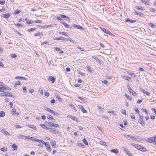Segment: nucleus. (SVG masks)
Instances as JSON below:
<instances>
[{
  "instance_id": "de8ad7c7",
  "label": "nucleus",
  "mask_w": 156,
  "mask_h": 156,
  "mask_svg": "<svg viewBox=\"0 0 156 156\" xmlns=\"http://www.w3.org/2000/svg\"><path fill=\"white\" fill-rule=\"evenodd\" d=\"M36 29V28L34 27L32 28L29 29L28 30V31H33L35 30Z\"/></svg>"
},
{
  "instance_id": "4468645a",
  "label": "nucleus",
  "mask_w": 156,
  "mask_h": 156,
  "mask_svg": "<svg viewBox=\"0 0 156 156\" xmlns=\"http://www.w3.org/2000/svg\"><path fill=\"white\" fill-rule=\"evenodd\" d=\"M15 79H19L20 80H27V79L26 78H25L22 76H16L15 77Z\"/></svg>"
},
{
  "instance_id": "37998d69",
  "label": "nucleus",
  "mask_w": 156,
  "mask_h": 156,
  "mask_svg": "<svg viewBox=\"0 0 156 156\" xmlns=\"http://www.w3.org/2000/svg\"><path fill=\"white\" fill-rule=\"evenodd\" d=\"M16 56H17L16 55V54H11L10 55V57H11V58H16Z\"/></svg>"
},
{
  "instance_id": "72a5a7b5",
  "label": "nucleus",
  "mask_w": 156,
  "mask_h": 156,
  "mask_svg": "<svg viewBox=\"0 0 156 156\" xmlns=\"http://www.w3.org/2000/svg\"><path fill=\"white\" fill-rule=\"evenodd\" d=\"M111 151L115 154L118 153V151L116 149H113L111 150Z\"/></svg>"
},
{
  "instance_id": "680f3d73",
  "label": "nucleus",
  "mask_w": 156,
  "mask_h": 156,
  "mask_svg": "<svg viewBox=\"0 0 156 156\" xmlns=\"http://www.w3.org/2000/svg\"><path fill=\"white\" fill-rule=\"evenodd\" d=\"M47 123L48 125V126H52L53 123L51 122H48Z\"/></svg>"
},
{
  "instance_id": "bb28decb",
  "label": "nucleus",
  "mask_w": 156,
  "mask_h": 156,
  "mask_svg": "<svg viewBox=\"0 0 156 156\" xmlns=\"http://www.w3.org/2000/svg\"><path fill=\"white\" fill-rule=\"evenodd\" d=\"M47 118L49 119H51L53 121H54L55 120V119L53 118V116L50 115H48L47 116Z\"/></svg>"
},
{
  "instance_id": "338daca9",
  "label": "nucleus",
  "mask_w": 156,
  "mask_h": 156,
  "mask_svg": "<svg viewBox=\"0 0 156 156\" xmlns=\"http://www.w3.org/2000/svg\"><path fill=\"white\" fill-rule=\"evenodd\" d=\"M44 95L45 96L48 97L49 96V94L48 92H45Z\"/></svg>"
},
{
  "instance_id": "c756f323",
  "label": "nucleus",
  "mask_w": 156,
  "mask_h": 156,
  "mask_svg": "<svg viewBox=\"0 0 156 156\" xmlns=\"http://www.w3.org/2000/svg\"><path fill=\"white\" fill-rule=\"evenodd\" d=\"M31 128V129H33L34 130H36V129H37V128H36V127L34 126H33L32 125H28V126H27Z\"/></svg>"
},
{
  "instance_id": "9d476101",
  "label": "nucleus",
  "mask_w": 156,
  "mask_h": 156,
  "mask_svg": "<svg viewBox=\"0 0 156 156\" xmlns=\"http://www.w3.org/2000/svg\"><path fill=\"white\" fill-rule=\"evenodd\" d=\"M140 90L141 92L144 93V94H146L148 96H149L150 95V93L148 91L145 90H144L142 88H140Z\"/></svg>"
},
{
  "instance_id": "9b49d317",
  "label": "nucleus",
  "mask_w": 156,
  "mask_h": 156,
  "mask_svg": "<svg viewBox=\"0 0 156 156\" xmlns=\"http://www.w3.org/2000/svg\"><path fill=\"white\" fill-rule=\"evenodd\" d=\"M125 136L126 138L128 137L130 139H131L132 140H135L137 139V138L133 136H130L129 135H126Z\"/></svg>"
},
{
  "instance_id": "20e7f679",
  "label": "nucleus",
  "mask_w": 156,
  "mask_h": 156,
  "mask_svg": "<svg viewBox=\"0 0 156 156\" xmlns=\"http://www.w3.org/2000/svg\"><path fill=\"white\" fill-rule=\"evenodd\" d=\"M123 151L126 153V154L128 155L129 156H134L129 151L128 149H126L125 147L122 148Z\"/></svg>"
},
{
  "instance_id": "864d4df0",
  "label": "nucleus",
  "mask_w": 156,
  "mask_h": 156,
  "mask_svg": "<svg viewBox=\"0 0 156 156\" xmlns=\"http://www.w3.org/2000/svg\"><path fill=\"white\" fill-rule=\"evenodd\" d=\"M2 87H0V92H2L5 90V86H2Z\"/></svg>"
},
{
  "instance_id": "c85d7f7f",
  "label": "nucleus",
  "mask_w": 156,
  "mask_h": 156,
  "mask_svg": "<svg viewBox=\"0 0 156 156\" xmlns=\"http://www.w3.org/2000/svg\"><path fill=\"white\" fill-rule=\"evenodd\" d=\"M4 96L12 97V95L9 93L4 92Z\"/></svg>"
},
{
  "instance_id": "aec40b11",
  "label": "nucleus",
  "mask_w": 156,
  "mask_h": 156,
  "mask_svg": "<svg viewBox=\"0 0 156 156\" xmlns=\"http://www.w3.org/2000/svg\"><path fill=\"white\" fill-rule=\"evenodd\" d=\"M126 22H129L130 23H133L134 22H136V20H130L129 18H127L126 19Z\"/></svg>"
},
{
  "instance_id": "69168bd1",
  "label": "nucleus",
  "mask_w": 156,
  "mask_h": 156,
  "mask_svg": "<svg viewBox=\"0 0 156 156\" xmlns=\"http://www.w3.org/2000/svg\"><path fill=\"white\" fill-rule=\"evenodd\" d=\"M53 114L54 115H56L57 116H58L60 115V114L58 113V112L54 111V112L53 113Z\"/></svg>"
},
{
  "instance_id": "1a4fd4ad",
  "label": "nucleus",
  "mask_w": 156,
  "mask_h": 156,
  "mask_svg": "<svg viewBox=\"0 0 156 156\" xmlns=\"http://www.w3.org/2000/svg\"><path fill=\"white\" fill-rule=\"evenodd\" d=\"M72 27H74V28H77L79 29L83 30V28L81 26L79 25H77L76 24H73L72 25Z\"/></svg>"
},
{
  "instance_id": "7c9ffc66",
  "label": "nucleus",
  "mask_w": 156,
  "mask_h": 156,
  "mask_svg": "<svg viewBox=\"0 0 156 156\" xmlns=\"http://www.w3.org/2000/svg\"><path fill=\"white\" fill-rule=\"evenodd\" d=\"M61 17L62 18H65L66 20L69 19V18L67 16H66L62 14L60 15Z\"/></svg>"
},
{
  "instance_id": "f3484780",
  "label": "nucleus",
  "mask_w": 156,
  "mask_h": 156,
  "mask_svg": "<svg viewBox=\"0 0 156 156\" xmlns=\"http://www.w3.org/2000/svg\"><path fill=\"white\" fill-rule=\"evenodd\" d=\"M148 141L150 143L153 142L155 140V139L154 138V136L150 137L147 139Z\"/></svg>"
},
{
  "instance_id": "0eeeda50",
  "label": "nucleus",
  "mask_w": 156,
  "mask_h": 156,
  "mask_svg": "<svg viewBox=\"0 0 156 156\" xmlns=\"http://www.w3.org/2000/svg\"><path fill=\"white\" fill-rule=\"evenodd\" d=\"M53 39L56 40H61L62 41H66V38L65 37H64L62 36H61L59 37H55L53 38Z\"/></svg>"
},
{
  "instance_id": "a211bd4d",
  "label": "nucleus",
  "mask_w": 156,
  "mask_h": 156,
  "mask_svg": "<svg viewBox=\"0 0 156 156\" xmlns=\"http://www.w3.org/2000/svg\"><path fill=\"white\" fill-rule=\"evenodd\" d=\"M11 147H12L13 148H14L13 149H12V150L13 151H15V150H17V146L15 144H12L11 145Z\"/></svg>"
},
{
  "instance_id": "ea45409f",
  "label": "nucleus",
  "mask_w": 156,
  "mask_h": 156,
  "mask_svg": "<svg viewBox=\"0 0 156 156\" xmlns=\"http://www.w3.org/2000/svg\"><path fill=\"white\" fill-rule=\"evenodd\" d=\"M142 110L143 112H145L146 114H148V112L147 111V110L144 108H142Z\"/></svg>"
},
{
  "instance_id": "052dcab7",
  "label": "nucleus",
  "mask_w": 156,
  "mask_h": 156,
  "mask_svg": "<svg viewBox=\"0 0 156 156\" xmlns=\"http://www.w3.org/2000/svg\"><path fill=\"white\" fill-rule=\"evenodd\" d=\"M59 125H58V124L53 123L52 126L53 127H59Z\"/></svg>"
},
{
  "instance_id": "13d9d810",
  "label": "nucleus",
  "mask_w": 156,
  "mask_h": 156,
  "mask_svg": "<svg viewBox=\"0 0 156 156\" xmlns=\"http://www.w3.org/2000/svg\"><path fill=\"white\" fill-rule=\"evenodd\" d=\"M4 86H5V90H11L10 88V87H9L7 86H6L5 85Z\"/></svg>"
},
{
  "instance_id": "6e6d98bb",
  "label": "nucleus",
  "mask_w": 156,
  "mask_h": 156,
  "mask_svg": "<svg viewBox=\"0 0 156 156\" xmlns=\"http://www.w3.org/2000/svg\"><path fill=\"white\" fill-rule=\"evenodd\" d=\"M78 73L83 76H86L85 74L84 73H83L79 71L78 72Z\"/></svg>"
},
{
  "instance_id": "774afa93",
  "label": "nucleus",
  "mask_w": 156,
  "mask_h": 156,
  "mask_svg": "<svg viewBox=\"0 0 156 156\" xmlns=\"http://www.w3.org/2000/svg\"><path fill=\"white\" fill-rule=\"evenodd\" d=\"M5 1H0V4L2 5H3L5 4Z\"/></svg>"
},
{
  "instance_id": "423d86ee",
  "label": "nucleus",
  "mask_w": 156,
  "mask_h": 156,
  "mask_svg": "<svg viewBox=\"0 0 156 156\" xmlns=\"http://www.w3.org/2000/svg\"><path fill=\"white\" fill-rule=\"evenodd\" d=\"M43 144L45 145L47 150L49 151H51V148L50 147V145L49 143L47 144L45 142H43Z\"/></svg>"
},
{
  "instance_id": "cd10ccee",
  "label": "nucleus",
  "mask_w": 156,
  "mask_h": 156,
  "mask_svg": "<svg viewBox=\"0 0 156 156\" xmlns=\"http://www.w3.org/2000/svg\"><path fill=\"white\" fill-rule=\"evenodd\" d=\"M122 77L124 79L126 80H128V79H129L130 80H131V78L130 77H129L127 76H126L124 75H122Z\"/></svg>"
},
{
  "instance_id": "412c9836",
  "label": "nucleus",
  "mask_w": 156,
  "mask_h": 156,
  "mask_svg": "<svg viewBox=\"0 0 156 156\" xmlns=\"http://www.w3.org/2000/svg\"><path fill=\"white\" fill-rule=\"evenodd\" d=\"M50 144L52 146H53L54 147H55V146L56 145V141L53 140H52V141L50 142Z\"/></svg>"
},
{
  "instance_id": "6e6552de",
  "label": "nucleus",
  "mask_w": 156,
  "mask_h": 156,
  "mask_svg": "<svg viewBox=\"0 0 156 156\" xmlns=\"http://www.w3.org/2000/svg\"><path fill=\"white\" fill-rule=\"evenodd\" d=\"M62 23L63 24V25L65 26V27L66 28H69V29H72V26H70L69 24H67L65 22H62Z\"/></svg>"
},
{
  "instance_id": "2eb2a0df",
  "label": "nucleus",
  "mask_w": 156,
  "mask_h": 156,
  "mask_svg": "<svg viewBox=\"0 0 156 156\" xmlns=\"http://www.w3.org/2000/svg\"><path fill=\"white\" fill-rule=\"evenodd\" d=\"M1 132L2 133L5 134L6 135H10V134L5 129H2L1 130Z\"/></svg>"
},
{
  "instance_id": "e433bc0d",
  "label": "nucleus",
  "mask_w": 156,
  "mask_h": 156,
  "mask_svg": "<svg viewBox=\"0 0 156 156\" xmlns=\"http://www.w3.org/2000/svg\"><path fill=\"white\" fill-rule=\"evenodd\" d=\"M56 98L58 99V101L59 102H62V98H61L60 96L57 95L56 96Z\"/></svg>"
},
{
  "instance_id": "39448f33",
  "label": "nucleus",
  "mask_w": 156,
  "mask_h": 156,
  "mask_svg": "<svg viewBox=\"0 0 156 156\" xmlns=\"http://www.w3.org/2000/svg\"><path fill=\"white\" fill-rule=\"evenodd\" d=\"M101 29L103 31V32L105 33L106 34H108L111 36H113L112 34L109 30H107L105 28L103 27L101 28Z\"/></svg>"
},
{
  "instance_id": "7ed1b4c3",
  "label": "nucleus",
  "mask_w": 156,
  "mask_h": 156,
  "mask_svg": "<svg viewBox=\"0 0 156 156\" xmlns=\"http://www.w3.org/2000/svg\"><path fill=\"white\" fill-rule=\"evenodd\" d=\"M16 137L19 139H22L23 140H27L28 136H26L23 135L22 134H20L17 135L16 136Z\"/></svg>"
},
{
  "instance_id": "a878e982",
  "label": "nucleus",
  "mask_w": 156,
  "mask_h": 156,
  "mask_svg": "<svg viewBox=\"0 0 156 156\" xmlns=\"http://www.w3.org/2000/svg\"><path fill=\"white\" fill-rule=\"evenodd\" d=\"M46 110L48 112L53 114L55 111H54L50 109V108H46Z\"/></svg>"
},
{
  "instance_id": "49530a36",
  "label": "nucleus",
  "mask_w": 156,
  "mask_h": 156,
  "mask_svg": "<svg viewBox=\"0 0 156 156\" xmlns=\"http://www.w3.org/2000/svg\"><path fill=\"white\" fill-rule=\"evenodd\" d=\"M20 12L21 11L20 10L17 9L15 10L14 13L15 14H17L20 13Z\"/></svg>"
},
{
  "instance_id": "473e14b6",
  "label": "nucleus",
  "mask_w": 156,
  "mask_h": 156,
  "mask_svg": "<svg viewBox=\"0 0 156 156\" xmlns=\"http://www.w3.org/2000/svg\"><path fill=\"white\" fill-rule=\"evenodd\" d=\"M5 115V112L2 111L0 112V117H2Z\"/></svg>"
},
{
  "instance_id": "2f4dec72",
  "label": "nucleus",
  "mask_w": 156,
  "mask_h": 156,
  "mask_svg": "<svg viewBox=\"0 0 156 156\" xmlns=\"http://www.w3.org/2000/svg\"><path fill=\"white\" fill-rule=\"evenodd\" d=\"M50 129L51 131L54 134H56L57 133L56 129L54 128H50Z\"/></svg>"
},
{
  "instance_id": "b1692460",
  "label": "nucleus",
  "mask_w": 156,
  "mask_h": 156,
  "mask_svg": "<svg viewBox=\"0 0 156 156\" xmlns=\"http://www.w3.org/2000/svg\"><path fill=\"white\" fill-rule=\"evenodd\" d=\"M140 1L142 3H144L146 5H150V4L149 2H148L147 1L145 0H140Z\"/></svg>"
},
{
  "instance_id": "0e129e2a",
  "label": "nucleus",
  "mask_w": 156,
  "mask_h": 156,
  "mask_svg": "<svg viewBox=\"0 0 156 156\" xmlns=\"http://www.w3.org/2000/svg\"><path fill=\"white\" fill-rule=\"evenodd\" d=\"M41 126L43 129H46L47 127H46V126L44 124H40Z\"/></svg>"
},
{
  "instance_id": "79ce46f5",
  "label": "nucleus",
  "mask_w": 156,
  "mask_h": 156,
  "mask_svg": "<svg viewBox=\"0 0 156 156\" xmlns=\"http://www.w3.org/2000/svg\"><path fill=\"white\" fill-rule=\"evenodd\" d=\"M1 150L3 151H6L7 150V148L3 147L1 148Z\"/></svg>"
},
{
  "instance_id": "e2e57ef3",
  "label": "nucleus",
  "mask_w": 156,
  "mask_h": 156,
  "mask_svg": "<svg viewBox=\"0 0 156 156\" xmlns=\"http://www.w3.org/2000/svg\"><path fill=\"white\" fill-rule=\"evenodd\" d=\"M131 93L132 94L133 96H136L137 95L135 91H134L133 90V91H132V92Z\"/></svg>"
},
{
  "instance_id": "5701e85b",
  "label": "nucleus",
  "mask_w": 156,
  "mask_h": 156,
  "mask_svg": "<svg viewBox=\"0 0 156 156\" xmlns=\"http://www.w3.org/2000/svg\"><path fill=\"white\" fill-rule=\"evenodd\" d=\"M135 8L138 10H140L143 11L145 9L144 7H142L140 6H137Z\"/></svg>"
},
{
  "instance_id": "c9c22d12",
  "label": "nucleus",
  "mask_w": 156,
  "mask_h": 156,
  "mask_svg": "<svg viewBox=\"0 0 156 156\" xmlns=\"http://www.w3.org/2000/svg\"><path fill=\"white\" fill-rule=\"evenodd\" d=\"M59 34H62V35L65 36H67V33L66 32H59Z\"/></svg>"
},
{
  "instance_id": "a18cd8bd",
  "label": "nucleus",
  "mask_w": 156,
  "mask_h": 156,
  "mask_svg": "<svg viewBox=\"0 0 156 156\" xmlns=\"http://www.w3.org/2000/svg\"><path fill=\"white\" fill-rule=\"evenodd\" d=\"M149 25L150 27H151L152 28H154L156 26L154 24L151 23H150L149 24Z\"/></svg>"
},
{
  "instance_id": "c03bdc74",
  "label": "nucleus",
  "mask_w": 156,
  "mask_h": 156,
  "mask_svg": "<svg viewBox=\"0 0 156 156\" xmlns=\"http://www.w3.org/2000/svg\"><path fill=\"white\" fill-rule=\"evenodd\" d=\"M83 143L86 145H88V142H87L86 140L85 139H83Z\"/></svg>"
},
{
  "instance_id": "393cba45",
  "label": "nucleus",
  "mask_w": 156,
  "mask_h": 156,
  "mask_svg": "<svg viewBox=\"0 0 156 156\" xmlns=\"http://www.w3.org/2000/svg\"><path fill=\"white\" fill-rule=\"evenodd\" d=\"M134 13L136 15H139L141 17H142L143 16V13L137 11L136 12L135 11V12H134Z\"/></svg>"
},
{
  "instance_id": "f257e3e1",
  "label": "nucleus",
  "mask_w": 156,
  "mask_h": 156,
  "mask_svg": "<svg viewBox=\"0 0 156 156\" xmlns=\"http://www.w3.org/2000/svg\"><path fill=\"white\" fill-rule=\"evenodd\" d=\"M133 145L136 148L138 149V150L141 151H146V148L144 147H142L141 145L135 144H134V145Z\"/></svg>"
},
{
  "instance_id": "bf43d9fd",
  "label": "nucleus",
  "mask_w": 156,
  "mask_h": 156,
  "mask_svg": "<svg viewBox=\"0 0 156 156\" xmlns=\"http://www.w3.org/2000/svg\"><path fill=\"white\" fill-rule=\"evenodd\" d=\"M67 40H68V41H70V42H71L73 43H74V41L73 40H72L70 37H69V38H68V39H67Z\"/></svg>"
},
{
  "instance_id": "ddd939ff",
  "label": "nucleus",
  "mask_w": 156,
  "mask_h": 156,
  "mask_svg": "<svg viewBox=\"0 0 156 156\" xmlns=\"http://www.w3.org/2000/svg\"><path fill=\"white\" fill-rule=\"evenodd\" d=\"M67 117L69 118H70L72 120L76 121V122H78L77 120V119L74 116H73L70 115H68L67 116Z\"/></svg>"
},
{
  "instance_id": "f8f14e48",
  "label": "nucleus",
  "mask_w": 156,
  "mask_h": 156,
  "mask_svg": "<svg viewBox=\"0 0 156 156\" xmlns=\"http://www.w3.org/2000/svg\"><path fill=\"white\" fill-rule=\"evenodd\" d=\"M48 80L49 81H51L52 83H54L55 81V78L53 77H52V76H49L48 78Z\"/></svg>"
},
{
  "instance_id": "4d7b16f0",
  "label": "nucleus",
  "mask_w": 156,
  "mask_h": 156,
  "mask_svg": "<svg viewBox=\"0 0 156 156\" xmlns=\"http://www.w3.org/2000/svg\"><path fill=\"white\" fill-rule=\"evenodd\" d=\"M149 10L150 11L153 12H155L156 11V10L152 8H149Z\"/></svg>"
},
{
  "instance_id": "09e8293b",
  "label": "nucleus",
  "mask_w": 156,
  "mask_h": 156,
  "mask_svg": "<svg viewBox=\"0 0 156 156\" xmlns=\"http://www.w3.org/2000/svg\"><path fill=\"white\" fill-rule=\"evenodd\" d=\"M36 142H39L40 143H42L43 144V142H44L43 140H39V139H37Z\"/></svg>"
},
{
  "instance_id": "4c0bfd02",
  "label": "nucleus",
  "mask_w": 156,
  "mask_h": 156,
  "mask_svg": "<svg viewBox=\"0 0 156 156\" xmlns=\"http://www.w3.org/2000/svg\"><path fill=\"white\" fill-rule=\"evenodd\" d=\"M92 58L95 59L98 62H100V60L98 58H97L95 56H93Z\"/></svg>"
},
{
  "instance_id": "a19ab883",
  "label": "nucleus",
  "mask_w": 156,
  "mask_h": 156,
  "mask_svg": "<svg viewBox=\"0 0 156 156\" xmlns=\"http://www.w3.org/2000/svg\"><path fill=\"white\" fill-rule=\"evenodd\" d=\"M21 83L19 81L15 83L14 86L15 87H16L17 85H20Z\"/></svg>"
},
{
  "instance_id": "f704fd0d",
  "label": "nucleus",
  "mask_w": 156,
  "mask_h": 156,
  "mask_svg": "<svg viewBox=\"0 0 156 156\" xmlns=\"http://www.w3.org/2000/svg\"><path fill=\"white\" fill-rule=\"evenodd\" d=\"M34 23V21L30 20H28L26 21V23L28 24H32Z\"/></svg>"
},
{
  "instance_id": "603ef678",
  "label": "nucleus",
  "mask_w": 156,
  "mask_h": 156,
  "mask_svg": "<svg viewBox=\"0 0 156 156\" xmlns=\"http://www.w3.org/2000/svg\"><path fill=\"white\" fill-rule=\"evenodd\" d=\"M41 35H42L43 34H41L40 32H37L34 35V36H40Z\"/></svg>"
},
{
  "instance_id": "f03ea898",
  "label": "nucleus",
  "mask_w": 156,
  "mask_h": 156,
  "mask_svg": "<svg viewBox=\"0 0 156 156\" xmlns=\"http://www.w3.org/2000/svg\"><path fill=\"white\" fill-rule=\"evenodd\" d=\"M139 118L138 120L139 123L140 124L143 126H144L145 125L144 121L143 116L141 115H139Z\"/></svg>"
},
{
  "instance_id": "4be33fe9",
  "label": "nucleus",
  "mask_w": 156,
  "mask_h": 156,
  "mask_svg": "<svg viewBox=\"0 0 156 156\" xmlns=\"http://www.w3.org/2000/svg\"><path fill=\"white\" fill-rule=\"evenodd\" d=\"M55 50L56 51H60V52H59V54H63L64 53L63 51H62L61 50V49L60 48H57V47H55Z\"/></svg>"
},
{
  "instance_id": "3c124183",
  "label": "nucleus",
  "mask_w": 156,
  "mask_h": 156,
  "mask_svg": "<svg viewBox=\"0 0 156 156\" xmlns=\"http://www.w3.org/2000/svg\"><path fill=\"white\" fill-rule=\"evenodd\" d=\"M87 70L90 73L92 72V70L91 69V67L90 66H87Z\"/></svg>"
},
{
  "instance_id": "8fccbe9b",
  "label": "nucleus",
  "mask_w": 156,
  "mask_h": 156,
  "mask_svg": "<svg viewBox=\"0 0 156 156\" xmlns=\"http://www.w3.org/2000/svg\"><path fill=\"white\" fill-rule=\"evenodd\" d=\"M125 97H126V98L129 99V100H131V97L129 96V95L126 94H125Z\"/></svg>"
},
{
  "instance_id": "58836bf2",
  "label": "nucleus",
  "mask_w": 156,
  "mask_h": 156,
  "mask_svg": "<svg viewBox=\"0 0 156 156\" xmlns=\"http://www.w3.org/2000/svg\"><path fill=\"white\" fill-rule=\"evenodd\" d=\"M78 146L81 147L82 148H84L85 147V145L82 143H78Z\"/></svg>"
},
{
  "instance_id": "5fc2aeb1",
  "label": "nucleus",
  "mask_w": 156,
  "mask_h": 156,
  "mask_svg": "<svg viewBox=\"0 0 156 156\" xmlns=\"http://www.w3.org/2000/svg\"><path fill=\"white\" fill-rule=\"evenodd\" d=\"M128 90L129 91L130 93H131L132 91H133V90L132 89V88L129 86H128Z\"/></svg>"
},
{
  "instance_id": "6ab92c4d",
  "label": "nucleus",
  "mask_w": 156,
  "mask_h": 156,
  "mask_svg": "<svg viewBox=\"0 0 156 156\" xmlns=\"http://www.w3.org/2000/svg\"><path fill=\"white\" fill-rule=\"evenodd\" d=\"M37 139H36L34 137H30L29 136H28V138H27V140H31L32 141H34L35 142H36Z\"/></svg>"
},
{
  "instance_id": "dca6fc26",
  "label": "nucleus",
  "mask_w": 156,
  "mask_h": 156,
  "mask_svg": "<svg viewBox=\"0 0 156 156\" xmlns=\"http://www.w3.org/2000/svg\"><path fill=\"white\" fill-rule=\"evenodd\" d=\"M10 13H7L3 14L2 15V16L6 18L7 19L10 16Z\"/></svg>"
}]
</instances>
